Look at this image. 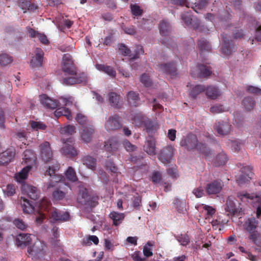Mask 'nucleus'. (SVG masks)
Instances as JSON below:
<instances>
[{"label": "nucleus", "instance_id": "1", "mask_svg": "<svg viewBox=\"0 0 261 261\" xmlns=\"http://www.w3.org/2000/svg\"><path fill=\"white\" fill-rule=\"evenodd\" d=\"M60 168V164L56 163L49 166L45 172V175H48L52 179L47 182L44 188L46 190H52V197L54 200L60 201L64 199L71 190L70 186L62 181L63 176L57 173Z\"/></svg>", "mask_w": 261, "mask_h": 261}, {"label": "nucleus", "instance_id": "2", "mask_svg": "<svg viewBox=\"0 0 261 261\" xmlns=\"http://www.w3.org/2000/svg\"><path fill=\"white\" fill-rule=\"evenodd\" d=\"M180 145L188 151L197 150L206 157H211L213 154L204 143L199 142L197 136L192 133L184 137L180 142Z\"/></svg>", "mask_w": 261, "mask_h": 261}, {"label": "nucleus", "instance_id": "3", "mask_svg": "<svg viewBox=\"0 0 261 261\" xmlns=\"http://www.w3.org/2000/svg\"><path fill=\"white\" fill-rule=\"evenodd\" d=\"M21 205L24 213L30 214L36 211L38 215L36 217V222L37 224H40L45 218L46 214L44 211L47 210L50 203L47 200L43 199L41 201L37 203L36 205L37 207L36 208L33 203H31L29 200L21 197Z\"/></svg>", "mask_w": 261, "mask_h": 261}, {"label": "nucleus", "instance_id": "4", "mask_svg": "<svg viewBox=\"0 0 261 261\" xmlns=\"http://www.w3.org/2000/svg\"><path fill=\"white\" fill-rule=\"evenodd\" d=\"M47 246L43 242L37 241L28 247L27 252L33 259L48 261L50 259V256H48V258H45L47 255Z\"/></svg>", "mask_w": 261, "mask_h": 261}, {"label": "nucleus", "instance_id": "5", "mask_svg": "<svg viewBox=\"0 0 261 261\" xmlns=\"http://www.w3.org/2000/svg\"><path fill=\"white\" fill-rule=\"evenodd\" d=\"M258 221L254 217L249 218L244 224L245 229L250 233L249 239L251 240L256 245L261 246L260 237L257 231L255 230Z\"/></svg>", "mask_w": 261, "mask_h": 261}, {"label": "nucleus", "instance_id": "6", "mask_svg": "<svg viewBox=\"0 0 261 261\" xmlns=\"http://www.w3.org/2000/svg\"><path fill=\"white\" fill-rule=\"evenodd\" d=\"M62 69L67 74H76V72H77V67L74 63V60L69 54H65L63 55L62 62Z\"/></svg>", "mask_w": 261, "mask_h": 261}, {"label": "nucleus", "instance_id": "7", "mask_svg": "<svg viewBox=\"0 0 261 261\" xmlns=\"http://www.w3.org/2000/svg\"><path fill=\"white\" fill-rule=\"evenodd\" d=\"M175 149L171 145L163 148L158 155V159L164 165L169 164L173 158Z\"/></svg>", "mask_w": 261, "mask_h": 261}, {"label": "nucleus", "instance_id": "8", "mask_svg": "<svg viewBox=\"0 0 261 261\" xmlns=\"http://www.w3.org/2000/svg\"><path fill=\"white\" fill-rule=\"evenodd\" d=\"M224 187V184L221 180L216 179L206 184L205 191L208 196L216 195L221 193Z\"/></svg>", "mask_w": 261, "mask_h": 261}, {"label": "nucleus", "instance_id": "9", "mask_svg": "<svg viewBox=\"0 0 261 261\" xmlns=\"http://www.w3.org/2000/svg\"><path fill=\"white\" fill-rule=\"evenodd\" d=\"M221 37L224 43V45L221 49V52L224 56H228L232 52L236 51L237 46L229 39L226 34H222L221 35Z\"/></svg>", "mask_w": 261, "mask_h": 261}, {"label": "nucleus", "instance_id": "10", "mask_svg": "<svg viewBox=\"0 0 261 261\" xmlns=\"http://www.w3.org/2000/svg\"><path fill=\"white\" fill-rule=\"evenodd\" d=\"M72 76L65 77L63 79V84L65 85H72L76 84L85 83L87 81L86 73L82 72L76 74L71 75Z\"/></svg>", "mask_w": 261, "mask_h": 261}, {"label": "nucleus", "instance_id": "11", "mask_svg": "<svg viewBox=\"0 0 261 261\" xmlns=\"http://www.w3.org/2000/svg\"><path fill=\"white\" fill-rule=\"evenodd\" d=\"M44 52L40 48H36L34 55L30 61V66L33 69L38 68L42 66Z\"/></svg>", "mask_w": 261, "mask_h": 261}, {"label": "nucleus", "instance_id": "12", "mask_svg": "<svg viewBox=\"0 0 261 261\" xmlns=\"http://www.w3.org/2000/svg\"><path fill=\"white\" fill-rule=\"evenodd\" d=\"M241 174L237 179L239 185H242L249 181L253 174L252 171V168L249 166H244L241 168Z\"/></svg>", "mask_w": 261, "mask_h": 261}, {"label": "nucleus", "instance_id": "13", "mask_svg": "<svg viewBox=\"0 0 261 261\" xmlns=\"http://www.w3.org/2000/svg\"><path fill=\"white\" fill-rule=\"evenodd\" d=\"M105 126L108 131H113L120 128L121 124L118 115L110 116L106 121Z\"/></svg>", "mask_w": 261, "mask_h": 261}, {"label": "nucleus", "instance_id": "14", "mask_svg": "<svg viewBox=\"0 0 261 261\" xmlns=\"http://www.w3.org/2000/svg\"><path fill=\"white\" fill-rule=\"evenodd\" d=\"M41 156L45 162H49L53 156V152L48 142H44L39 146Z\"/></svg>", "mask_w": 261, "mask_h": 261}, {"label": "nucleus", "instance_id": "15", "mask_svg": "<svg viewBox=\"0 0 261 261\" xmlns=\"http://www.w3.org/2000/svg\"><path fill=\"white\" fill-rule=\"evenodd\" d=\"M63 142L65 144V146L62 148V153L68 156L73 157L77 154L76 150L71 145L68 144L67 143H72L73 142V139L70 137L67 139L66 140L64 139H62Z\"/></svg>", "mask_w": 261, "mask_h": 261}, {"label": "nucleus", "instance_id": "16", "mask_svg": "<svg viewBox=\"0 0 261 261\" xmlns=\"http://www.w3.org/2000/svg\"><path fill=\"white\" fill-rule=\"evenodd\" d=\"M159 30L160 34L165 37V38L162 40V43L166 45H170V44L168 42V40L167 39L170 31L169 23L165 20L162 21L159 24Z\"/></svg>", "mask_w": 261, "mask_h": 261}, {"label": "nucleus", "instance_id": "17", "mask_svg": "<svg viewBox=\"0 0 261 261\" xmlns=\"http://www.w3.org/2000/svg\"><path fill=\"white\" fill-rule=\"evenodd\" d=\"M159 70L172 77L176 76L177 74L176 66L174 62H170L167 64H161L159 66Z\"/></svg>", "mask_w": 261, "mask_h": 261}, {"label": "nucleus", "instance_id": "18", "mask_svg": "<svg viewBox=\"0 0 261 261\" xmlns=\"http://www.w3.org/2000/svg\"><path fill=\"white\" fill-rule=\"evenodd\" d=\"M181 19L187 26L196 29L199 25V21L193 17L191 12H187L182 14Z\"/></svg>", "mask_w": 261, "mask_h": 261}, {"label": "nucleus", "instance_id": "19", "mask_svg": "<svg viewBox=\"0 0 261 261\" xmlns=\"http://www.w3.org/2000/svg\"><path fill=\"white\" fill-rule=\"evenodd\" d=\"M50 218L54 222H64L69 220V214L67 212H62L55 208L50 213Z\"/></svg>", "mask_w": 261, "mask_h": 261}, {"label": "nucleus", "instance_id": "20", "mask_svg": "<svg viewBox=\"0 0 261 261\" xmlns=\"http://www.w3.org/2000/svg\"><path fill=\"white\" fill-rule=\"evenodd\" d=\"M22 191L27 193L28 197L34 200L38 199L39 197V191L35 187L23 185L22 186Z\"/></svg>", "mask_w": 261, "mask_h": 261}, {"label": "nucleus", "instance_id": "21", "mask_svg": "<svg viewBox=\"0 0 261 261\" xmlns=\"http://www.w3.org/2000/svg\"><path fill=\"white\" fill-rule=\"evenodd\" d=\"M215 128L218 133L221 136H225L228 134L231 130V125L228 122L223 121L216 123Z\"/></svg>", "mask_w": 261, "mask_h": 261}, {"label": "nucleus", "instance_id": "22", "mask_svg": "<svg viewBox=\"0 0 261 261\" xmlns=\"http://www.w3.org/2000/svg\"><path fill=\"white\" fill-rule=\"evenodd\" d=\"M41 103L47 108L50 109H56L59 106V102L49 98L46 94H42L39 98Z\"/></svg>", "mask_w": 261, "mask_h": 261}, {"label": "nucleus", "instance_id": "23", "mask_svg": "<svg viewBox=\"0 0 261 261\" xmlns=\"http://www.w3.org/2000/svg\"><path fill=\"white\" fill-rule=\"evenodd\" d=\"M15 155L14 149H8L0 154V165L7 164L12 161Z\"/></svg>", "mask_w": 261, "mask_h": 261}, {"label": "nucleus", "instance_id": "24", "mask_svg": "<svg viewBox=\"0 0 261 261\" xmlns=\"http://www.w3.org/2000/svg\"><path fill=\"white\" fill-rule=\"evenodd\" d=\"M144 150L149 155L156 154L155 140L152 137L148 138L143 146Z\"/></svg>", "mask_w": 261, "mask_h": 261}, {"label": "nucleus", "instance_id": "25", "mask_svg": "<svg viewBox=\"0 0 261 261\" xmlns=\"http://www.w3.org/2000/svg\"><path fill=\"white\" fill-rule=\"evenodd\" d=\"M79 193L77 196V201L79 203L84 205L86 204L88 198H89L90 195L88 193L87 189L83 186L79 187Z\"/></svg>", "mask_w": 261, "mask_h": 261}, {"label": "nucleus", "instance_id": "26", "mask_svg": "<svg viewBox=\"0 0 261 261\" xmlns=\"http://www.w3.org/2000/svg\"><path fill=\"white\" fill-rule=\"evenodd\" d=\"M205 92L207 97L212 99H216L221 95L218 87L212 85L205 86Z\"/></svg>", "mask_w": 261, "mask_h": 261}, {"label": "nucleus", "instance_id": "27", "mask_svg": "<svg viewBox=\"0 0 261 261\" xmlns=\"http://www.w3.org/2000/svg\"><path fill=\"white\" fill-rule=\"evenodd\" d=\"M126 99L128 104L131 106L138 107L140 105V98L139 94L136 92H128L126 94Z\"/></svg>", "mask_w": 261, "mask_h": 261}, {"label": "nucleus", "instance_id": "28", "mask_svg": "<svg viewBox=\"0 0 261 261\" xmlns=\"http://www.w3.org/2000/svg\"><path fill=\"white\" fill-rule=\"evenodd\" d=\"M119 144L117 140L113 138L105 142V149L107 151L114 153L119 148Z\"/></svg>", "mask_w": 261, "mask_h": 261}, {"label": "nucleus", "instance_id": "29", "mask_svg": "<svg viewBox=\"0 0 261 261\" xmlns=\"http://www.w3.org/2000/svg\"><path fill=\"white\" fill-rule=\"evenodd\" d=\"M94 133V127L89 125L87 127H84L81 135L82 140L85 142H89L92 138V135Z\"/></svg>", "mask_w": 261, "mask_h": 261}, {"label": "nucleus", "instance_id": "30", "mask_svg": "<svg viewBox=\"0 0 261 261\" xmlns=\"http://www.w3.org/2000/svg\"><path fill=\"white\" fill-rule=\"evenodd\" d=\"M225 210L233 215H240L242 213V208H237L233 202L229 199L226 201Z\"/></svg>", "mask_w": 261, "mask_h": 261}, {"label": "nucleus", "instance_id": "31", "mask_svg": "<svg viewBox=\"0 0 261 261\" xmlns=\"http://www.w3.org/2000/svg\"><path fill=\"white\" fill-rule=\"evenodd\" d=\"M31 234L29 233H20L16 239V242L18 246L28 245L31 242Z\"/></svg>", "mask_w": 261, "mask_h": 261}, {"label": "nucleus", "instance_id": "32", "mask_svg": "<svg viewBox=\"0 0 261 261\" xmlns=\"http://www.w3.org/2000/svg\"><path fill=\"white\" fill-rule=\"evenodd\" d=\"M228 160L227 154L223 151L218 153L215 158L214 165L216 167H219L225 165Z\"/></svg>", "mask_w": 261, "mask_h": 261}, {"label": "nucleus", "instance_id": "33", "mask_svg": "<svg viewBox=\"0 0 261 261\" xmlns=\"http://www.w3.org/2000/svg\"><path fill=\"white\" fill-rule=\"evenodd\" d=\"M96 67L98 70L107 73L112 77H115L116 76V72L114 68L111 66L103 64H97Z\"/></svg>", "mask_w": 261, "mask_h": 261}, {"label": "nucleus", "instance_id": "34", "mask_svg": "<svg viewBox=\"0 0 261 261\" xmlns=\"http://www.w3.org/2000/svg\"><path fill=\"white\" fill-rule=\"evenodd\" d=\"M82 162L84 165L92 170H94L96 168V159L91 156L86 155L84 156Z\"/></svg>", "mask_w": 261, "mask_h": 261}, {"label": "nucleus", "instance_id": "35", "mask_svg": "<svg viewBox=\"0 0 261 261\" xmlns=\"http://www.w3.org/2000/svg\"><path fill=\"white\" fill-rule=\"evenodd\" d=\"M19 7L23 10V12L25 13L27 10L34 11L37 8V6L34 4L31 3L29 1L22 0L19 3Z\"/></svg>", "mask_w": 261, "mask_h": 261}, {"label": "nucleus", "instance_id": "36", "mask_svg": "<svg viewBox=\"0 0 261 261\" xmlns=\"http://www.w3.org/2000/svg\"><path fill=\"white\" fill-rule=\"evenodd\" d=\"M32 168L31 166H27L24 167L17 174L15 175V178L18 182H22L25 180L28 176V173Z\"/></svg>", "mask_w": 261, "mask_h": 261}, {"label": "nucleus", "instance_id": "37", "mask_svg": "<svg viewBox=\"0 0 261 261\" xmlns=\"http://www.w3.org/2000/svg\"><path fill=\"white\" fill-rule=\"evenodd\" d=\"M199 71L198 76L201 77H207L212 74L211 68L203 64H200L198 66Z\"/></svg>", "mask_w": 261, "mask_h": 261}, {"label": "nucleus", "instance_id": "38", "mask_svg": "<svg viewBox=\"0 0 261 261\" xmlns=\"http://www.w3.org/2000/svg\"><path fill=\"white\" fill-rule=\"evenodd\" d=\"M173 203L175 209L178 213H185L186 212V202L185 201H181L178 198H176L174 200Z\"/></svg>", "mask_w": 261, "mask_h": 261}, {"label": "nucleus", "instance_id": "39", "mask_svg": "<svg viewBox=\"0 0 261 261\" xmlns=\"http://www.w3.org/2000/svg\"><path fill=\"white\" fill-rule=\"evenodd\" d=\"M242 105L246 111H250L254 108L255 105V101L252 98L247 96L244 97L242 101Z\"/></svg>", "mask_w": 261, "mask_h": 261}, {"label": "nucleus", "instance_id": "40", "mask_svg": "<svg viewBox=\"0 0 261 261\" xmlns=\"http://www.w3.org/2000/svg\"><path fill=\"white\" fill-rule=\"evenodd\" d=\"M197 43L199 49L202 52H209L211 51L212 46L210 43L206 39L201 38L198 40Z\"/></svg>", "mask_w": 261, "mask_h": 261}, {"label": "nucleus", "instance_id": "41", "mask_svg": "<svg viewBox=\"0 0 261 261\" xmlns=\"http://www.w3.org/2000/svg\"><path fill=\"white\" fill-rule=\"evenodd\" d=\"M110 217L113 220V224L115 226H117L121 223L122 221L124 219V215L123 213L113 212L110 213Z\"/></svg>", "mask_w": 261, "mask_h": 261}, {"label": "nucleus", "instance_id": "42", "mask_svg": "<svg viewBox=\"0 0 261 261\" xmlns=\"http://www.w3.org/2000/svg\"><path fill=\"white\" fill-rule=\"evenodd\" d=\"M146 117L141 113H136L133 118V123L137 126L145 124Z\"/></svg>", "mask_w": 261, "mask_h": 261}, {"label": "nucleus", "instance_id": "43", "mask_svg": "<svg viewBox=\"0 0 261 261\" xmlns=\"http://www.w3.org/2000/svg\"><path fill=\"white\" fill-rule=\"evenodd\" d=\"M203 92H205V86L202 85H197L193 88L190 95L193 98H195L199 94Z\"/></svg>", "mask_w": 261, "mask_h": 261}, {"label": "nucleus", "instance_id": "44", "mask_svg": "<svg viewBox=\"0 0 261 261\" xmlns=\"http://www.w3.org/2000/svg\"><path fill=\"white\" fill-rule=\"evenodd\" d=\"M109 102L111 105L114 107L119 108L120 105L119 103V95L115 92L109 93Z\"/></svg>", "mask_w": 261, "mask_h": 261}, {"label": "nucleus", "instance_id": "45", "mask_svg": "<svg viewBox=\"0 0 261 261\" xmlns=\"http://www.w3.org/2000/svg\"><path fill=\"white\" fill-rule=\"evenodd\" d=\"M176 239L183 246H186L190 242V239L187 234H180L175 236Z\"/></svg>", "mask_w": 261, "mask_h": 261}, {"label": "nucleus", "instance_id": "46", "mask_svg": "<svg viewBox=\"0 0 261 261\" xmlns=\"http://www.w3.org/2000/svg\"><path fill=\"white\" fill-rule=\"evenodd\" d=\"M154 244V243L153 242L148 241L144 246L143 249V253L145 257H149L152 256L153 253L152 252V249H151L150 247L153 246Z\"/></svg>", "mask_w": 261, "mask_h": 261}, {"label": "nucleus", "instance_id": "47", "mask_svg": "<svg viewBox=\"0 0 261 261\" xmlns=\"http://www.w3.org/2000/svg\"><path fill=\"white\" fill-rule=\"evenodd\" d=\"M13 61L12 57L7 54L0 55V65L2 66L10 64Z\"/></svg>", "mask_w": 261, "mask_h": 261}, {"label": "nucleus", "instance_id": "48", "mask_svg": "<svg viewBox=\"0 0 261 261\" xmlns=\"http://www.w3.org/2000/svg\"><path fill=\"white\" fill-rule=\"evenodd\" d=\"M65 175L66 178L71 181H76L77 180L75 171L71 167H69L68 168L66 172Z\"/></svg>", "mask_w": 261, "mask_h": 261}, {"label": "nucleus", "instance_id": "49", "mask_svg": "<svg viewBox=\"0 0 261 261\" xmlns=\"http://www.w3.org/2000/svg\"><path fill=\"white\" fill-rule=\"evenodd\" d=\"M13 224L17 228L21 230H25L28 227V224L20 218L15 219Z\"/></svg>", "mask_w": 261, "mask_h": 261}, {"label": "nucleus", "instance_id": "50", "mask_svg": "<svg viewBox=\"0 0 261 261\" xmlns=\"http://www.w3.org/2000/svg\"><path fill=\"white\" fill-rule=\"evenodd\" d=\"M52 231L53 232V236L54 239H53V241L51 242L52 245L55 247H60V241L58 240V237H59V233L58 232V227L57 226L53 227L52 229Z\"/></svg>", "mask_w": 261, "mask_h": 261}, {"label": "nucleus", "instance_id": "51", "mask_svg": "<svg viewBox=\"0 0 261 261\" xmlns=\"http://www.w3.org/2000/svg\"><path fill=\"white\" fill-rule=\"evenodd\" d=\"M60 133L62 134L71 135L75 133V127L73 125H67L61 128Z\"/></svg>", "mask_w": 261, "mask_h": 261}, {"label": "nucleus", "instance_id": "52", "mask_svg": "<svg viewBox=\"0 0 261 261\" xmlns=\"http://www.w3.org/2000/svg\"><path fill=\"white\" fill-rule=\"evenodd\" d=\"M131 12L135 16H140L143 13V10L137 4L130 5Z\"/></svg>", "mask_w": 261, "mask_h": 261}, {"label": "nucleus", "instance_id": "53", "mask_svg": "<svg viewBox=\"0 0 261 261\" xmlns=\"http://www.w3.org/2000/svg\"><path fill=\"white\" fill-rule=\"evenodd\" d=\"M98 197L95 196H89V198H88L87 200V202H86V204H84V205L87 206V207H94L96 206L98 204Z\"/></svg>", "mask_w": 261, "mask_h": 261}, {"label": "nucleus", "instance_id": "54", "mask_svg": "<svg viewBox=\"0 0 261 261\" xmlns=\"http://www.w3.org/2000/svg\"><path fill=\"white\" fill-rule=\"evenodd\" d=\"M75 119L80 125H82L83 127H86V125L88 121L86 116L81 113H79L76 115Z\"/></svg>", "mask_w": 261, "mask_h": 261}, {"label": "nucleus", "instance_id": "55", "mask_svg": "<svg viewBox=\"0 0 261 261\" xmlns=\"http://www.w3.org/2000/svg\"><path fill=\"white\" fill-rule=\"evenodd\" d=\"M5 194L9 197L14 195L15 193V188L12 184H8L5 189H3Z\"/></svg>", "mask_w": 261, "mask_h": 261}, {"label": "nucleus", "instance_id": "56", "mask_svg": "<svg viewBox=\"0 0 261 261\" xmlns=\"http://www.w3.org/2000/svg\"><path fill=\"white\" fill-rule=\"evenodd\" d=\"M60 101L59 102V104L61 103L62 105L65 106H69L72 105L73 98L71 96H69L68 97H60L59 98Z\"/></svg>", "mask_w": 261, "mask_h": 261}, {"label": "nucleus", "instance_id": "57", "mask_svg": "<svg viewBox=\"0 0 261 261\" xmlns=\"http://www.w3.org/2000/svg\"><path fill=\"white\" fill-rule=\"evenodd\" d=\"M143 54L144 49L143 46L140 45H137L135 49V54L132 58H130V62L133 61L135 59L138 58L140 55H142Z\"/></svg>", "mask_w": 261, "mask_h": 261}, {"label": "nucleus", "instance_id": "58", "mask_svg": "<svg viewBox=\"0 0 261 261\" xmlns=\"http://www.w3.org/2000/svg\"><path fill=\"white\" fill-rule=\"evenodd\" d=\"M192 193L196 198H201L205 195L204 190L201 186L195 188Z\"/></svg>", "mask_w": 261, "mask_h": 261}, {"label": "nucleus", "instance_id": "59", "mask_svg": "<svg viewBox=\"0 0 261 261\" xmlns=\"http://www.w3.org/2000/svg\"><path fill=\"white\" fill-rule=\"evenodd\" d=\"M31 126L33 129L38 130V129H42L44 130L46 128V125L40 122H36V121H32L31 123Z\"/></svg>", "mask_w": 261, "mask_h": 261}, {"label": "nucleus", "instance_id": "60", "mask_svg": "<svg viewBox=\"0 0 261 261\" xmlns=\"http://www.w3.org/2000/svg\"><path fill=\"white\" fill-rule=\"evenodd\" d=\"M210 111L214 114L222 113L224 111V108L222 105L217 104L210 108Z\"/></svg>", "mask_w": 261, "mask_h": 261}, {"label": "nucleus", "instance_id": "61", "mask_svg": "<svg viewBox=\"0 0 261 261\" xmlns=\"http://www.w3.org/2000/svg\"><path fill=\"white\" fill-rule=\"evenodd\" d=\"M246 90L249 93L257 95H261V89L257 87L249 86L247 87Z\"/></svg>", "mask_w": 261, "mask_h": 261}, {"label": "nucleus", "instance_id": "62", "mask_svg": "<svg viewBox=\"0 0 261 261\" xmlns=\"http://www.w3.org/2000/svg\"><path fill=\"white\" fill-rule=\"evenodd\" d=\"M123 146L126 151L132 152L135 151L137 147L131 144L128 140H124L123 142Z\"/></svg>", "mask_w": 261, "mask_h": 261}, {"label": "nucleus", "instance_id": "63", "mask_svg": "<svg viewBox=\"0 0 261 261\" xmlns=\"http://www.w3.org/2000/svg\"><path fill=\"white\" fill-rule=\"evenodd\" d=\"M140 82L145 86L148 87L151 84L149 76L146 73L143 74L140 77Z\"/></svg>", "mask_w": 261, "mask_h": 261}, {"label": "nucleus", "instance_id": "64", "mask_svg": "<svg viewBox=\"0 0 261 261\" xmlns=\"http://www.w3.org/2000/svg\"><path fill=\"white\" fill-rule=\"evenodd\" d=\"M206 0H201L198 3H195V6L193 7V10L197 13H199L198 10L203 9L206 5Z\"/></svg>", "mask_w": 261, "mask_h": 261}]
</instances>
